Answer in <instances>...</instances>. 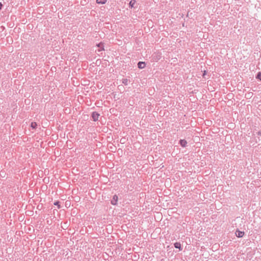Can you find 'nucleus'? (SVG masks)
<instances>
[{"instance_id": "nucleus-1", "label": "nucleus", "mask_w": 261, "mask_h": 261, "mask_svg": "<svg viewBox=\"0 0 261 261\" xmlns=\"http://www.w3.org/2000/svg\"><path fill=\"white\" fill-rule=\"evenodd\" d=\"M99 114L97 112H93L91 115L93 121H96L98 119Z\"/></svg>"}, {"instance_id": "nucleus-2", "label": "nucleus", "mask_w": 261, "mask_h": 261, "mask_svg": "<svg viewBox=\"0 0 261 261\" xmlns=\"http://www.w3.org/2000/svg\"><path fill=\"white\" fill-rule=\"evenodd\" d=\"M118 200V196L116 194H115L113 196L112 199L111 201V203L113 205H116L117 204Z\"/></svg>"}, {"instance_id": "nucleus-3", "label": "nucleus", "mask_w": 261, "mask_h": 261, "mask_svg": "<svg viewBox=\"0 0 261 261\" xmlns=\"http://www.w3.org/2000/svg\"><path fill=\"white\" fill-rule=\"evenodd\" d=\"M161 57V54L159 53H155L152 55L153 60L155 61L160 60Z\"/></svg>"}, {"instance_id": "nucleus-4", "label": "nucleus", "mask_w": 261, "mask_h": 261, "mask_svg": "<svg viewBox=\"0 0 261 261\" xmlns=\"http://www.w3.org/2000/svg\"><path fill=\"white\" fill-rule=\"evenodd\" d=\"M245 234L244 231H240L238 229L236 231V235L238 238H242Z\"/></svg>"}, {"instance_id": "nucleus-5", "label": "nucleus", "mask_w": 261, "mask_h": 261, "mask_svg": "<svg viewBox=\"0 0 261 261\" xmlns=\"http://www.w3.org/2000/svg\"><path fill=\"white\" fill-rule=\"evenodd\" d=\"M179 144L182 147H186L187 145V141L185 139H180L179 141Z\"/></svg>"}, {"instance_id": "nucleus-6", "label": "nucleus", "mask_w": 261, "mask_h": 261, "mask_svg": "<svg viewBox=\"0 0 261 261\" xmlns=\"http://www.w3.org/2000/svg\"><path fill=\"white\" fill-rule=\"evenodd\" d=\"M137 66L139 69H142L145 68L146 64L144 62L139 61L137 64Z\"/></svg>"}, {"instance_id": "nucleus-7", "label": "nucleus", "mask_w": 261, "mask_h": 261, "mask_svg": "<svg viewBox=\"0 0 261 261\" xmlns=\"http://www.w3.org/2000/svg\"><path fill=\"white\" fill-rule=\"evenodd\" d=\"M97 46L99 48H100V49H99L98 50V51H100L101 50H105L104 46H103V43H102V42H100L98 44H97Z\"/></svg>"}, {"instance_id": "nucleus-8", "label": "nucleus", "mask_w": 261, "mask_h": 261, "mask_svg": "<svg viewBox=\"0 0 261 261\" xmlns=\"http://www.w3.org/2000/svg\"><path fill=\"white\" fill-rule=\"evenodd\" d=\"M174 246L175 248H178L180 250H181L182 249L181 244L179 242H175L174 244Z\"/></svg>"}, {"instance_id": "nucleus-9", "label": "nucleus", "mask_w": 261, "mask_h": 261, "mask_svg": "<svg viewBox=\"0 0 261 261\" xmlns=\"http://www.w3.org/2000/svg\"><path fill=\"white\" fill-rule=\"evenodd\" d=\"M136 3V0H131L129 3V7L131 8H134V5H135Z\"/></svg>"}, {"instance_id": "nucleus-10", "label": "nucleus", "mask_w": 261, "mask_h": 261, "mask_svg": "<svg viewBox=\"0 0 261 261\" xmlns=\"http://www.w3.org/2000/svg\"><path fill=\"white\" fill-rule=\"evenodd\" d=\"M37 126V123L36 122H32L31 124V127L33 129H36Z\"/></svg>"}, {"instance_id": "nucleus-11", "label": "nucleus", "mask_w": 261, "mask_h": 261, "mask_svg": "<svg viewBox=\"0 0 261 261\" xmlns=\"http://www.w3.org/2000/svg\"><path fill=\"white\" fill-rule=\"evenodd\" d=\"M122 83L124 85L127 86L128 84V80H127V79H123L122 80Z\"/></svg>"}, {"instance_id": "nucleus-12", "label": "nucleus", "mask_w": 261, "mask_h": 261, "mask_svg": "<svg viewBox=\"0 0 261 261\" xmlns=\"http://www.w3.org/2000/svg\"><path fill=\"white\" fill-rule=\"evenodd\" d=\"M107 2V0H96V3L98 4H105Z\"/></svg>"}, {"instance_id": "nucleus-13", "label": "nucleus", "mask_w": 261, "mask_h": 261, "mask_svg": "<svg viewBox=\"0 0 261 261\" xmlns=\"http://www.w3.org/2000/svg\"><path fill=\"white\" fill-rule=\"evenodd\" d=\"M256 79L261 81V72H258L256 75Z\"/></svg>"}, {"instance_id": "nucleus-14", "label": "nucleus", "mask_w": 261, "mask_h": 261, "mask_svg": "<svg viewBox=\"0 0 261 261\" xmlns=\"http://www.w3.org/2000/svg\"><path fill=\"white\" fill-rule=\"evenodd\" d=\"M60 201H56L54 202V204L55 205L57 206L58 208H60L61 207L60 204Z\"/></svg>"}, {"instance_id": "nucleus-15", "label": "nucleus", "mask_w": 261, "mask_h": 261, "mask_svg": "<svg viewBox=\"0 0 261 261\" xmlns=\"http://www.w3.org/2000/svg\"><path fill=\"white\" fill-rule=\"evenodd\" d=\"M206 70H204L203 72V74H202V77H205V75L206 74Z\"/></svg>"}, {"instance_id": "nucleus-16", "label": "nucleus", "mask_w": 261, "mask_h": 261, "mask_svg": "<svg viewBox=\"0 0 261 261\" xmlns=\"http://www.w3.org/2000/svg\"><path fill=\"white\" fill-rule=\"evenodd\" d=\"M3 5L1 2H0V10H2Z\"/></svg>"}, {"instance_id": "nucleus-17", "label": "nucleus", "mask_w": 261, "mask_h": 261, "mask_svg": "<svg viewBox=\"0 0 261 261\" xmlns=\"http://www.w3.org/2000/svg\"><path fill=\"white\" fill-rule=\"evenodd\" d=\"M257 135H258V136H261V130H260V131L258 132V133H257Z\"/></svg>"}]
</instances>
